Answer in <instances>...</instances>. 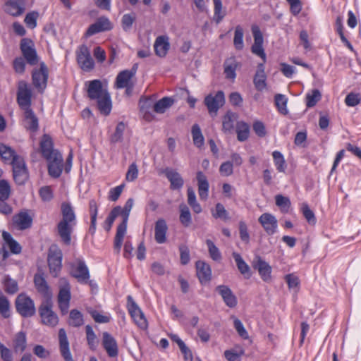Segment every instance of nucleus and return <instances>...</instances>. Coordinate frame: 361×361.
I'll use <instances>...</instances> for the list:
<instances>
[{"instance_id": "nucleus-9", "label": "nucleus", "mask_w": 361, "mask_h": 361, "mask_svg": "<svg viewBox=\"0 0 361 361\" xmlns=\"http://www.w3.org/2000/svg\"><path fill=\"white\" fill-rule=\"evenodd\" d=\"M61 287L58 295L59 307L63 314L68 312L71 300V287L67 280L60 279Z\"/></svg>"}, {"instance_id": "nucleus-41", "label": "nucleus", "mask_w": 361, "mask_h": 361, "mask_svg": "<svg viewBox=\"0 0 361 361\" xmlns=\"http://www.w3.org/2000/svg\"><path fill=\"white\" fill-rule=\"evenodd\" d=\"M27 347V336L24 331L18 332L13 338V349L16 353L23 352Z\"/></svg>"}, {"instance_id": "nucleus-54", "label": "nucleus", "mask_w": 361, "mask_h": 361, "mask_svg": "<svg viewBox=\"0 0 361 361\" xmlns=\"http://www.w3.org/2000/svg\"><path fill=\"white\" fill-rule=\"evenodd\" d=\"M87 344L91 350H95L97 346V339L95 333L90 325L85 326Z\"/></svg>"}, {"instance_id": "nucleus-50", "label": "nucleus", "mask_w": 361, "mask_h": 361, "mask_svg": "<svg viewBox=\"0 0 361 361\" xmlns=\"http://www.w3.org/2000/svg\"><path fill=\"white\" fill-rule=\"evenodd\" d=\"M274 100L279 111L283 115H286L288 113L287 109L288 99L286 97L281 94H277L275 95Z\"/></svg>"}, {"instance_id": "nucleus-28", "label": "nucleus", "mask_w": 361, "mask_h": 361, "mask_svg": "<svg viewBox=\"0 0 361 361\" xmlns=\"http://www.w3.org/2000/svg\"><path fill=\"white\" fill-rule=\"evenodd\" d=\"M23 126L24 128L30 131L36 132L39 129V120L32 109L23 111Z\"/></svg>"}, {"instance_id": "nucleus-63", "label": "nucleus", "mask_w": 361, "mask_h": 361, "mask_svg": "<svg viewBox=\"0 0 361 361\" xmlns=\"http://www.w3.org/2000/svg\"><path fill=\"white\" fill-rule=\"evenodd\" d=\"M267 76L266 74L255 73L254 77L253 82L255 88L258 91L264 90L267 87L266 83Z\"/></svg>"}, {"instance_id": "nucleus-25", "label": "nucleus", "mask_w": 361, "mask_h": 361, "mask_svg": "<svg viewBox=\"0 0 361 361\" xmlns=\"http://www.w3.org/2000/svg\"><path fill=\"white\" fill-rule=\"evenodd\" d=\"M49 162V174L53 178H59L63 171V157L61 154L52 157L51 159H47Z\"/></svg>"}, {"instance_id": "nucleus-40", "label": "nucleus", "mask_w": 361, "mask_h": 361, "mask_svg": "<svg viewBox=\"0 0 361 361\" xmlns=\"http://www.w3.org/2000/svg\"><path fill=\"white\" fill-rule=\"evenodd\" d=\"M232 255L240 274H243L246 279H249L251 276V272L248 264L244 261L239 253L234 252H233Z\"/></svg>"}, {"instance_id": "nucleus-37", "label": "nucleus", "mask_w": 361, "mask_h": 361, "mask_svg": "<svg viewBox=\"0 0 361 361\" xmlns=\"http://www.w3.org/2000/svg\"><path fill=\"white\" fill-rule=\"evenodd\" d=\"M174 102L175 99L173 98L164 97L154 104L153 110L157 114H164L174 104Z\"/></svg>"}, {"instance_id": "nucleus-34", "label": "nucleus", "mask_w": 361, "mask_h": 361, "mask_svg": "<svg viewBox=\"0 0 361 361\" xmlns=\"http://www.w3.org/2000/svg\"><path fill=\"white\" fill-rule=\"evenodd\" d=\"M197 275L201 283H206L211 279L212 271L209 264L198 261L196 263Z\"/></svg>"}, {"instance_id": "nucleus-22", "label": "nucleus", "mask_w": 361, "mask_h": 361, "mask_svg": "<svg viewBox=\"0 0 361 361\" xmlns=\"http://www.w3.org/2000/svg\"><path fill=\"white\" fill-rule=\"evenodd\" d=\"M112 28L111 21L106 17H100L93 24L90 25L86 31L87 36H92L97 33L108 31Z\"/></svg>"}, {"instance_id": "nucleus-14", "label": "nucleus", "mask_w": 361, "mask_h": 361, "mask_svg": "<svg viewBox=\"0 0 361 361\" xmlns=\"http://www.w3.org/2000/svg\"><path fill=\"white\" fill-rule=\"evenodd\" d=\"M27 6L26 0H6L3 6L4 12L11 16H22Z\"/></svg>"}, {"instance_id": "nucleus-36", "label": "nucleus", "mask_w": 361, "mask_h": 361, "mask_svg": "<svg viewBox=\"0 0 361 361\" xmlns=\"http://www.w3.org/2000/svg\"><path fill=\"white\" fill-rule=\"evenodd\" d=\"M224 73L227 79L234 80L236 77V69L238 67V62L234 57H231L226 59L224 64Z\"/></svg>"}, {"instance_id": "nucleus-51", "label": "nucleus", "mask_w": 361, "mask_h": 361, "mask_svg": "<svg viewBox=\"0 0 361 361\" xmlns=\"http://www.w3.org/2000/svg\"><path fill=\"white\" fill-rule=\"evenodd\" d=\"M126 130V124L123 122H119L115 129V132L111 135L110 141L111 143L121 142L123 137V133Z\"/></svg>"}, {"instance_id": "nucleus-48", "label": "nucleus", "mask_w": 361, "mask_h": 361, "mask_svg": "<svg viewBox=\"0 0 361 361\" xmlns=\"http://www.w3.org/2000/svg\"><path fill=\"white\" fill-rule=\"evenodd\" d=\"M243 29L240 25H237L235 28L233 45L237 50H242L244 47L243 43Z\"/></svg>"}, {"instance_id": "nucleus-35", "label": "nucleus", "mask_w": 361, "mask_h": 361, "mask_svg": "<svg viewBox=\"0 0 361 361\" xmlns=\"http://www.w3.org/2000/svg\"><path fill=\"white\" fill-rule=\"evenodd\" d=\"M34 283L38 293L42 295L45 298H49L51 296L49 287L42 274H36L34 276Z\"/></svg>"}, {"instance_id": "nucleus-62", "label": "nucleus", "mask_w": 361, "mask_h": 361, "mask_svg": "<svg viewBox=\"0 0 361 361\" xmlns=\"http://www.w3.org/2000/svg\"><path fill=\"white\" fill-rule=\"evenodd\" d=\"M136 19L135 13H130L123 16L121 23L123 29L125 31L129 30Z\"/></svg>"}, {"instance_id": "nucleus-43", "label": "nucleus", "mask_w": 361, "mask_h": 361, "mask_svg": "<svg viewBox=\"0 0 361 361\" xmlns=\"http://www.w3.org/2000/svg\"><path fill=\"white\" fill-rule=\"evenodd\" d=\"M214 3V16L213 20L216 23H220L226 15V11L223 10L221 0H213Z\"/></svg>"}, {"instance_id": "nucleus-3", "label": "nucleus", "mask_w": 361, "mask_h": 361, "mask_svg": "<svg viewBox=\"0 0 361 361\" xmlns=\"http://www.w3.org/2000/svg\"><path fill=\"white\" fill-rule=\"evenodd\" d=\"M63 254L61 250L56 246H51L48 253V265L50 274L54 277H57L62 268Z\"/></svg>"}, {"instance_id": "nucleus-47", "label": "nucleus", "mask_w": 361, "mask_h": 361, "mask_svg": "<svg viewBox=\"0 0 361 361\" xmlns=\"http://www.w3.org/2000/svg\"><path fill=\"white\" fill-rule=\"evenodd\" d=\"M187 195H188V203L192 207L193 212L196 214L201 213L202 212V207L197 202L195 192L192 188H188Z\"/></svg>"}, {"instance_id": "nucleus-12", "label": "nucleus", "mask_w": 361, "mask_h": 361, "mask_svg": "<svg viewBox=\"0 0 361 361\" xmlns=\"http://www.w3.org/2000/svg\"><path fill=\"white\" fill-rule=\"evenodd\" d=\"M13 166V175L15 182L18 185H23L29 178V173L24 159L16 158Z\"/></svg>"}, {"instance_id": "nucleus-46", "label": "nucleus", "mask_w": 361, "mask_h": 361, "mask_svg": "<svg viewBox=\"0 0 361 361\" xmlns=\"http://www.w3.org/2000/svg\"><path fill=\"white\" fill-rule=\"evenodd\" d=\"M191 133L194 145L199 148L202 147L204 144V138L199 125L194 124L192 126Z\"/></svg>"}, {"instance_id": "nucleus-18", "label": "nucleus", "mask_w": 361, "mask_h": 361, "mask_svg": "<svg viewBox=\"0 0 361 361\" xmlns=\"http://www.w3.org/2000/svg\"><path fill=\"white\" fill-rule=\"evenodd\" d=\"M258 221L269 235H272L276 233L278 221L273 214L264 213L259 217Z\"/></svg>"}, {"instance_id": "nucleus-44", "label": "nucleus", "mask_w": 361, "mask_h": 361, "mask_svg": "<svg viewBox=\"0 0 361 361\" xmlns=\"http://www.w3.org/2000/svg\"><path fill=\"white\" fill-rule=\"evenodd\" d=\"M180 209V222L185 227H188L192 223V216L189 208L185 204H181L179 206Z\"/></svg>"}, {"instance_id": "nucleus-2", "label": "nucleus", "mask_w": 361, "mask_h": 361, "mask_svg": "<svg viewBox=\"0 0 361 361\" xmlns=\"http://www.w3.org/2000/svg\"><path fill=\"white\" fill-rule=\"evenodd\" d=\"M62 219L57 224V233L61 241L66 245L71 242V234L76 225V216L75 212L68 202L61 204Z\"/></svg>"}, {"instance_id": "nucleus-45", "label": "nucleus", "mask_w": 361, "mask_h": 361, "mask_svg": "<svg viewBox=\"0 0 361 361\" xmlns=\"http://www.w3.org/2000/svg\"><path fill=\"white\" fill-rule=\"evenodd\" d=\"M237 138L239 141L243 142L247 140L250 134V127L247 123L243 121L238 122L236 125Z\"/></svg>"}, {"instance_id": "nucleus-31", "label": "nucleus", "mask_w": 361, "mask_h": 361, "mask_svg": "<svg viewBox=\"0 0 361 361\" xmlns=\"http://www.w3.org/2000/svg\"><path fill=\"white\" fill-rule=\"evenodd\" d=\"M196 179L197 181L198 194L200 198L206 200L209 195V184L207 176L202 171H197L196 173Z\"/></svg>"}, {"instance_id": "nucleus-33", "label": "nucleus", "mask_w": 361, "mask_h": 361, "mask_svg": "<svg viewBox=\"0 0 361 361\" xmlns=\"http://www.w3.org/2000/svg\"><path fill=\"white\" fill-rule=\"evenodd\" d=\"M0 157L5 163L13 164L16 158H20L11 147L0 142Z\"/></svg>"}, {"instance_id": "nucleus-61", "label": "nucleus", "mask_w": 361, "mask_h": 361, "mask_svg": "<svg viewBox=\"0 0 361 361\" xmlns=\"http://www.w3.org/2000/svg\"><path fill=\"white\" fill-rule=\"evenodd\" d=\"M88 313L91 315L95 322L99 324L108 323L110 321V317L108 315H103L97 310L94 309H89Z\"/></svg>"}, {"instance_id": "nucleus-59", "label": "nucleus", "mask_w": 361, "mask_h": 361, "mask_svg": "<svg viewBox=\"0 0 361 361\" xmlns=\"http://www.w3.org/2000/svg\"><path fill=\"white\" fill-rule=\"evenodd\" d=\"M276 204L281 208L282 212L286 213L290 207V201L288 197L282 195L275 196Z\"/></svg>"}, {"instance_id": "nucleus-20", "label": "nucleus", "mask_w": 361, "mask_h": 361, "mask_svg": "<svg viewBox=\"0 0 361 361\" xmlns=\"http://www.w3.org/2000/svg\"><path fill=\"white\" fill-rule=\"evenodd\" d=\"M72 275L80 283H87L90 279V273L85 262L78 259L76 263L72 265Z\"/></svg>"}, {"instance_id": "nucleus-26", "label": "nucleus", "mask_w": 361, "mask_h": 361, "mask_svg": "<svg viewBox=\"0 0 361 361\" xmlns=\"http://www.w3.org/2000/svg\"><path fill=\"white\" fill-rule=\"evenodd\" d=\"M53 142L51 137L44 135L40 142V148L43 157L47 159H51L56 154H61L58 150L54 149Z\"/></svg>"}, {"instance_id": "nucleus-64", "label": "nucleus", "mask_w": 361, "mask_h": 361, "mask_svg": "<svg viewBox=\"0 0 361 361\" xmlns=\"http://www.w3.org/2000/svg\"><path fill=\"white\" fill-rule=\"evenodd\" d=\"M118 208H114L106 219L103 227L107 232L111 230L116 218L118 216Z\"/></svg>"}, {"instance_id": "nucleus-52", "label": "nucleus", "mask_w": 361, "mask_h": 361, "mask_svg": "<svg viewBox=\"0 0 361 361\" xmlns=\"http://www.w3.org/2000/svg\"><path fill=\"white\" fill-rule=\"evenodd\" d=\"M4 290L9 294H14L18 290V283L9 276H5L4 279Z\"/></svg>"}, {"instance_id": "nucleus-21", "label": "nucleus", "mask_w": 361, "mask_h": 361, "mask_svg": "<svg viewBox=\"0 0 361 361\" xmlns=\"http://www.w3.org/2000/svg\"><path fill=\"white\" fill-rule=\"evenodd\" d=\"M170 182V188L171 190H180L184 185V180L180 174L176 171L171 169L166 168L161 171Z\"/></svg>"}, {"instance_id": "nucleus-16", "label": "nucleus", "mask_w": 361, "mask_h": 361, "mask_svg": "<svg viewBox=\"0 0 361 361\" xmlns=\"http://www.w3.org/2000/svg\"><path fill=\"white\" fill-rule=\"evenodd\" d=\"M135 66H133L131 70L121 71L116 78V87L118 89L126 88L128 90L133 89V84L131 82V79L135 76Z\"/></svg>"}, {"instance_id": "nucleus-38", "label": "nucleus", "mask_w": 361, "mask_h": 361, "mask_svg": "<svg viewBox=\"0 0 361 361\" xmlns=\"http://www.w3.org/2000/svg\"><path fill=\"white\" fill-rule=\"evenodd\" d=\"M2 238L5 244L13 254L17 255L21 252L22 247L20 245L13 239L9 233L4 231L2 233Z\"/></svg>"}, {"instance_id": "nucleus-23", "label": "nucleus", "mask_w": 361, "mask_h": 361, "mask_svg": "<svg viewBox=\"0 0 361 361\" xmlns=\"http://www.w3.org/2000/svg\"><path fill=\"white\" fill-rule=\"evenodd\" d=\"M60 353L65 361H74L70 351L69 342L64 329L59 330Z\"/></svg>"}, {"instance_id": "nucleus-13", "label": "nucleus", "mask_w": 361, "mask_h": 361, "mask_svg": "<svg viewBox=\"0 0 361 361\" xmlns=\"http://www.w3.org/2000/svg\"><path fill=\"white\" fill-rule=\"evenodd\" d=\"M252 33L254 37V43L252 45V52L259 56L264 61H266V54L263 48V35L262 33L257 25H252L251 27Z\"/></svg>"}, {"instance_id": "nucleus-4", "label": "nucleus", "mask_w": 361, "mask_h": 361, "mask_svg": "<svg viewBox=\"0 0 361 361\" xmlns=\"http://www.w3.org/2000/svg\"><path fill=\"white\" fill-rule=\"evenodd\" d=\"M17 312L23 317H30L36 312L33 300L26 294L21 293L16 299Z\"/></svg>"}, {"instance_id": "nucleus-5", "label": "nucleus", "mask_w": 361, "mask_h": 361, "mask_svg": "<svg viewBox=\"0 0 361 361\" xmlns=\"http://www.w3.org/2000/svg\"><path fill=\"white\" fill-rule=\"evenodd\" d=\"M115 208H118V216L121 215L123 218L122 222L118 226L116 233L114 238V249L119 252L123 245V239L127 231V224L130 212L123 210L121 207L117 206Z\"/></svg>"}, {"instance_id": "nucleus-6", "label": "nucleus", "mask_w": 361, "mask_h": 361, "mask_svg": "<svg viewBox=\"0 0 361 361\" xmlns=\"http://www.w3.org/2000/svg\"><path fill=\"white\" fill-rule=\"evenodd\" d=\"M32 92L27 83L21 80L18 85L17 102L20 108L23 110L31 109Z\"/></svg>"}, {"instance_id": "nucleus-56", "label": "nucleus", "mask_w": 361, "mask_h": 361, "mask_svg": "<svg viewBox=\"0 0 361 361\" xmlns=\"http://www.w3.org/2000/svg\"><path fill=\"white\" fill-rule=\"evenodd\" d=\"M321 99V93L318 90H312L306 95V105L307 107H313Z\"/></svg>"}, {"instance_id": "nucleus-29", "label": "nucleus", "mask_w": 361, "mask_h": 361, "mask_svg": "<svg viewBox=\"0 0 361 361\" xmlns=\"http://www.w3.org/2000/svg\"><path fill=\"white\" fill-rule=\"evenodd\" d=\"M154 49L157 56H166L170 49L169 37L167 35L158 36L155 39Z\"/></svg>"}, {"instance_id": "nucleus-58", "label": "nucleus", "mask_w": 361, "mask_h": 361, "mask_svg": "<svg viewBox=\"0 0 361 361\" xmlns=\"http://www.w3.org/2000/svg\"><path fill=\"white\" fill-rule=\"evenodd\" d=\"M233 114L228 112L223 118L222 129L225 133H231L234 128Z\"/></svg>"}, {"instance_id": "nucleus-60", "label": "nucleus", "mask_w": 361, "mask_h": 361, "mask_svg": "<svg viewBox=\"0 0 361 361\" xmlns=\"http://www.w3.org/2000/svg\"><path fill=\"white\" fill-rule=\"evenodd\" d=\"M39 18V13L37 11H31L26 14L24 22L27 27L34 29L37 27V20Z\"/></svg>"}, {"instance_id": "nucleus-39", "label": "nucleus", "mask_w": 361, "mask_h": 361, "mask_svg": "<svg viewBox=\"0 0 361 361\" xmlns=\"http://www.w3.org/2000/svg\"><path fill=\"white\" fill-rule=\"evenodd\" d=\"M89 211L91 218L90 233L94 234L97 228V218L98 214V205L95 200L92 199L89 202Z\"/></svg>"}, {"instance_id": "nucleus-30", "label": "nucleus", "mask_w": 361, "mask_h": 361, "mask_svg": "<svg viewBox=\"0 0 361 361\" xmlns=\"http://www.w3.org/2000/svg\"><path fill=\"white\" fill-rule=\"evenodd\" d=\"M32 217L26 212H20L13 216V224L19 230H25L31 227Z\"/></svg>"}, {"instance_id": "nucleus-11", "label": "nucleus", "mask_w": 361, "mask_h": 361, "mask_svg": "<svg viewBox=\"0 0 361 361\" xmlns=\"http://www.w3.org/2000/svg\"><path fill=\"white\" fill-rule=\"evenodd\" d=\"M77 61L80 68L85 71H90L94 67V62L91 56L90 51L86 45H81L76 51Z\"/></svg>"}, {"instance_id": "nucleus-42", "label": "nucleus", "mask_w": 361, "mask_h": 361, "mask_svg": "<svg viewBox=\"0 0 361 361\" xmlns=\"http://www.w3.org/2000/svg\"><path fill=\"white\" fill-rule=\"evenodd\" d=\"M68 323L73 327H80L82 326L84 324L83 314L76 309L71 310L69 313Z\"/></svg>"}, {"instance_id": "nucleus-8", "label": "nucleus", "mask_w": 361, "mask_h": 361, "mask_svg": "<svg viewBox=\"0 0 361 361\" xmlns=\"http://www.w3.org/2000/svg\"><path fill=\"white\" fill-rule=\"evenodd\" d=\"M39 313L42 322L49 326L54 327L59 323L57 314L52 310L51 302L47 300L39 307Z\"/></svg>"}, {"instance_id": "nucleus-32", "label": "nucleus", "mask_w": 361, "mask_h": 361, "mask_svg": "<svg viewBox=\"0 0 361 361\" xmlns=\"http://www.w3.org/2000/svg\"><path fill=\"white\" fill-rule=\"evenodd\" d=\"M168 226L164 219H159L154 226V238L157 243L161 244L166 240V232Z\"/></svg>"}, {"instance_id": "nucleus-55", "label": "nucleus", "mask_w": 361, "mask_h": 361, "mask_svg": "<svg viewBox=\"0 0 361 361\" xmlns=\"http://www.w3.org/2000/svg\"><path fill=\"white\" fill-rule=\"evenodd\" d=\"M212 216L215 219H221L224 221L229 219V215L224 206L221 203L215 205V209L212 212Z\"/></svg>"}, {"instance_id": "nucleus-7", "label": "nucleus", "mask_w": 361, "mask_h": 361, "mask_svg": "<svg viewBox=\"0 0 361 361\" xmlns=\"http://www.w3.org/2000/svg\"><path fill=\"white\" fill-rule=\"evenodd\" d=\"M127 307L131 317L136 324L142 329L147 327V321L140 307L133 299L132 296L127 297Z\"/></svg>"}, {"instance_id": "nucleus-19", "label": "nucleus", "mask_w": 361, "mask_h": 361, "mask_svg": "<svg viewBox=\"0 0 361 361\" xmlns=\"http://www.w3.org/2000/svg\"><path fill=\"white\" fill-rule=\"evenodd\" d=\"M255 269H257L261 279L265 281H270L271 279V267L261 257L256 256L252 264Z\"/></svg>"}, {"instance_id": "nucleus-15", "label": "nucleus", "mask_w": 361, "mask_h": 361, "mask_svg": "<svg viewBox=\"0 0 361 361\" xmlns=\"http://www.w3.org/2000/svg\"><path fill=\"white\" fill-rule=\"evenodd\" d=\"M32 83L39 91H43L47 83L48 68L44 62L40 63L39 69H35L32 74Z\"/></svg>"}, {"instance_id": "nucleus-27", "label": "nucleus", "mask_w": 361, "mask_h": 361, "mask_svg": "<svg viewBox=\"0 0 361 361\" xmlns=\"http://www.w3.org/2000/svg\"><path fill=\"white\" fill-rule=\"evenodd\" d=\"M216 290L228 307L233 308L237 305V298L228 286L219 285L216 288Z\"/></svg>"}, {"instance_id": "nucleus-49", "label": "nucleus", "mask_w": 361, "mask_h": 361, "mask_svg": "<svg viewBox=\"0 0 361 361\" xmlns=\"http://www.w3.org/2000/svg\"><path fill=\"white\" fill-rule=\"evenodd\" d=\"M0 314L5 318L11 317V307L8 298L0 291Z\"/></svg>"}, {"instance_id": "nucleus-24", "label": "nucleus", "mask_w": 361, "mask_h": 361, "mask_svg": "<svg viewBox=\"0 0 361 361\" xmlns=\"http://www.w3.org/2000/svg\"><path fill=\"white\" fill-rule=\"evenodd\" d=\"M102 345L109 357H115L118 355V348L117 342L108 332H104L102 334Z\"/></svg>"}, {"instance_id": "nucleus-17", "label": "nucleus", "mask_w": 361, "mask_h": 361, "mask_svg": "<svg viewBox=\"0 0 361 361\" xmlns=\"http://www.w3.org/2000/svg\"><path fill=\"white\" fill-rule=\"evenodd\" d=\"M225 103V97L223 91H218L214 95L210 94L204 99V104L210 114H216L219 109Z\"/></svg>"}, {"instance_id": "nucleus-10", "label": "nucleus", "mask_w": 361, "mask_h": 361, "mask_svg": "<svg viewBox=\"0 0 361 361\" xmlns=\"http://www.w3.org/2000/svg\"><path fill=\"white\" fill-rule=\"evenodd\" d=\"M20 48L23 57L31 66L38 63L39 59L33 42L28 38H23L20 41Z\"/></svg>"}, {"instance_id": "nucleus-53", "label": "nucleus", "mask_w": 361, "mask_h": 361, "mask_svg": "<svg viewBox=\"0 0 361 361\" xmlns=\"http://www.w3.org/2000/svg\"><path fill=\"white\" fill-rule=\"evenodd\" d=\"M272 156L276 169L279 172H285L286 164L283 155L279 151H274Z\"/></svg>"}, {"instance_id": "nucleus-1", "label": "nucleus", "mask_w": 361, "mask_h": 361, "mask_svg": "<svg viewBox=\"0 0 361 361\" xmlns=\"http://www.w3.org/2000/svg\"><path fill=\"white\" fill-rule=\"evenodd\" d=\"M85 85L89 99L97 101L99 112L104 116H108L111 113L112 104L107 88L103 86L99 80L87 81Z\"/></svg>"}, {"instance_id": "nucleus-57", "label": "nucleus", "mask_w": 361, "mask_h": 361, "mask_svg": "<svg viewBox=\"0 0 361 361\" xmlns=\"http://www.w3.org/2000/svg\"><path fill=\"white\" fill-rule=\"evenodd\" d=\"M206 244L211 258L214 261L219 262L221 259L222 256L219 248L209 239L206 240Z\"/></svg>"}]
</instances>
